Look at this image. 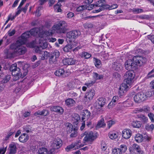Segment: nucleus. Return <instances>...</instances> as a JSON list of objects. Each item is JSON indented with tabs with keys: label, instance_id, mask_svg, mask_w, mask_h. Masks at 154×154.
Returning a JSON list of instances; mask_svg holds the SVG:
<instances>
[{
	"label": "nucleus",
	"instance_id": "obj_1",
	"mask_svg": "<svg viewBox=\"0 0 154 154\" xmlns=\"http://www.w3.org/2000/svg\"><path fill=\"white\" fill-rule=\"evenodd\" d=\"M135 74L131 71H126L124 75L125 83H122L120 86L118 94L120 97L124 95L127 90L133 82Z\"/></svg>",
	"mask_w": 154,
	"mask_h": 154
},
{
	"label": "nucleus",
	"instance_id": "obj_2",
	"mask_svg": "<svg viewBox=\"0 0 154 154\" xmlns=\"http://www.w3.org/2000/svg\"><path fill=\"white\" fill-rule=\"evenodd\" d=\"M67 27L66 23L63 21H60L55 23L52 27V30H49L48 32H46L45 35H52L55 31L60 33H64Z\"/></svg>",
	"mask_w": 154,
	"mask_h": 154
},
{
	"label": "nucleus",
	"instance_id": "obj_3",
	"mask_svg": "<svg viewBox=\"0 0 154 154\" xmlns=\"http://www.w3.org/2000/svg\"><path fill=\"white\" fill-rule=\"evenodd\" d=\"M24 44L19 41H17L15 43L11 44L10 48L13 51L14 53L16 54L21 55L24 54L26 49L25 47L22 45Z\"/></svg>",
	"mask_w": 154,
	"mask_h": 154
},
{
	"label": "nucleus",
	"instance_id": "obj_4",
	"mask_svg": "<svg viewBox=\"0 0 154 154\" xmlns=\"http://www.w3.org/2000/svg\"><path fill=\"white\" fill-rule=\"evenodd\" d=\"M43 31L40 32H38V36L40 37L39 39V45L35 46L34 47V50L37 53H40L41 50L46 48L47 47V43L46 42L47 38V36L44 37Z\"/></svg>",
	"mask_w": 154,
	"mask_h": 154
},
{
	"label": "nucleus",
	"instance_id": "obj_5",
	"mask_svg": "<svg viewBox=\"0 0 154 154\" xmlns=\"http://www.w3.org/2000/svg\"><path fill=\"white\" fill-rule=\"evenodd\" d=\"M10 69V71L12 72L11 74L13 76L14 80H17L19 78L22 77V73L20 71V69L17 67L16 63L11 65Z\"/></svg>",
	"mask_w": 154,
	"mask_h": 154
},
{
	"label": "nucleus",
	"instance_id": "obj_6",
	"mask_svg": "<svg viewBox=\"0 0 154 154\" xmlns=\"http://www.w3.org/2000/svg\"><path fill=\"white\" fill-rule=\"evenodd\" d=\"M39 29L38 28H35L31 30L29 32H26L23 33L21 35V39L18 41H20L21 42L24 44L27 38L29 37V34L33 35H36L38 33Z\"/></svg>",
	"mask_w": 154,
	"mask_h": 154
},
{
	"label": "nucleus",
	"instance_id": "obj_7",
	"mask_svg": "<svg viewBox=\"0 0 154 154\" xmlns=\"http://www.w3.org/2000/svg\"><path fill=\"white\" fill-rule=\"evenodd\" d=\"M62 145V142L61 140L59 138L54 139L51 142V149L53 150L54 154L57 152L56 150L60 148Z\"/></svg>",
	"mask_w": 154,
	"mask_h": 154
},
{
	"label": "nucleus",
	"instance_id": "obj_8",
	"mask_svg": "<svg viewBox=\"0 0 154 154\" xmlns=\"http://www.w3.org/2000/svg\"><path fill=\"white\" fill-rule=\"evenodd\" d=\"M84 134L85 136L84 138V140L89 143H91L97 137L96 133L92 131H86L84 133Z\"/></svg>",
	"mask_w": 154,
	"mask_h": 154
},
{
	"label": "nucleus",
	"instance_id": "obj_9",
	"mask_svg": "<svg viewBox=\"0 0 154 154\" xmlns=\"http://www.w3.org/2000/svg\"><path fill=\"white\" fill-rule=\"evenodd\" d=\"M95 94V92L94 89L88 91L85 94L83 101L85 104L88 103L93 99Z\"/></svg>",
	"mask_w": 154,
	"mask_h": 154
},
{
	"label": "nucleus",
	"instance_id": "obj_10",
	"mask_svg": "<svg viewBox=\"0 0 154 154\" xmlns=\"http://www.w3.org/2000/svg\"><path fill=\"white\" fill-rule=\"evenodd\" d=\"M127 148L125 144L120 145L118 148H114L112 149V154H124L127 150Z\"/></svg>",
	"mask_w": 154,
	"mask_h": 154
},
{
	"label": "nucleus",
	"instance_id": "obj_11",
	"mask_svg": "<svg viewBox=\"0 0 154 154\" xmlns=\"http://www.w3.org/2000/svg\"><path fill=\"white\" fill-rule=\"evenodd\" d=\"M96 7H100L98 9L93 11L94 13H97L100 11L103 8H108V5H106V2L104 0H100L96 2L95 5Z\"/></svg>",
	"mask_w": 154,
	"mask_h": 154
},
{
	"label": "nucleus",
	"instance_id": "obj_12",
	"mask_svg": "<svg viewBox=\"0 0 154 154\" xmlns=\"http://www.w3.org/2000/svg\"><path fill=\"white\" fill-rule=\"evenodd\" d=\"M133 60L134 61L136 67L141 66L145 63L146 61V59L141 56H134L133 57Z\"/></svg>",
	"mask_w": 154,
	"mask_h": 154
},
{
	"label": "nucleus",
	"instance_id": "obj_13",
	"mask_svg": "<svg viewBox=\"0 0 154 154\" xmlns=\"http://www.w3.org/2000/svg\"><path fill=\"white\" fill-rule=\"evenodd\" d=\"M106 99L104 97H99L95 103L94 105L95 108L98 109L103 107L106 103Z\"/></svg>",
	"mask_w": 154,
	"mask_h": 154
},
{
	"label": "nucleus",
	"instance_id": "obj_14",
	"mask_svg": "<svg viewBox=\"0 0 154 154\" xmlns=\"http://www.w3.org/2000/svg\"><path fill=\"white\" fill-rule=\"evenodd\" d=\"M125 67L127 70H130L136 67V64L132 59H129L126 60L124 64Z\"/></svg>",
	"mask_w": 154,
	"mask_h": 154
},
{
	"label": "nucleus",
	"instance_id": "obj_15",
	"mask_svg": "<svg viewBox=\"0 0 154 154\" xmlns=\"http://www.w3.org/2000/svg\"><path fill=\"white\" fill-rule=\"evenodd\" d=\"M146 99V96L143 92L137 94L134 97V100L136 103H139Z\"/></svg>",
	"mask_w": 154,
	"mask_h": 154
},
{
	"label": "nucleus",
	"instance_id": "obj_16",
	"mask_svg": "<svg viewBox=\"0 0 154 154\" xmlns=\"http://www.w3.org/2000/svg\"><path fill=\"white\" fill-rule=\"evenodd\" d=\"M80 142H78L77 143H72L71 144L65 148L66 151L69 152L72 149H75L76 148L78 149L79 148L83 146V145H81L80 144Z\"/></svg>",
	"mask_w": 154,
	"mask_h": 154
},
{
	"label": "nucleus",
	"instance_id": "obj_17",
	"mask_svg": "<svg viewBox=\"0 0 154 154\" xmlns=\"http://www.w3.org/2000/svg\"><path fill=\"white\" fill-rule=\"evenodd\" d=\"M81 34L79 31L74 30L68 32L67 34V37L70 39H75Z\"/></svg>",
	"mask_w": 154,
	"mask_h": 154
},
{
	"label": "nucleus",
	"instance_id": "obj_18",
	"mask_svg": "<svg viewBox=\"0 0 154 154\" xmlns=\"http://www.w3.org/2000/svg\"><path fill=\"white\" fill-rule=\"evenodd\" d=\"M54 74L57 76L65 77L69 75L70 73L66 71L65 72L63 69H60L56 71Z\"/></svg>",
	"mask_w": 154,
	"mask_h": 154
},
{
	"label": "nucleus",
	"instance_id": "obj_19",
	"mask_svg": "<svg viewBox=\"0 0 154 154\" xmlns=\"http://www.w3.org/2000/svg\"><path fill=\"white\" fill-rule=\"evenodd\" d=\"M132 134L131 131L129 129H125L122 131V137L125 139H129Z\"/></svg>",
	"mask_w": 154,
	"mask_h": 154
},
{
	"label": "nucleus",
	"instance_id": "obj_20",
	"mask_svg": "<svg viewBox=\"0 0 154 154\" xmlns=\"http://www.w3.org/2000/svg\"><path fill=\"white\" fill-rule=\"evenodd\" d=\"M140 149V147L138 145L135 143L133 144L129 149V151L131 154H136Z\"/></svg>",
	"mask_w": 154,
	"mask_h": 154
},
{
	"label": "nucleus",
	"instance_id": "obj_21",
	"mask_svg": "<svg viewBox=\"0 0 154 154\" xmlns=\"http://www.w3.org/2000/svg\"><path fill=\"white\" fill-rule=\"evenodd\" d=\"M76 61L72 58H66L62 60L63 63L65 65H71L74 64Z\"/></svg>",
	"mask_w": 154,
	"mask_h": 154
},
{
	"label": "nucleus",
	"instance_id": "obj_22",
	"mask_svg": "<svg viewBox=\"0 0 154 154\" xmlns=\"http://www.w3.org/2000/svg\"><path fill=\"white\" fill-rule=\"evenodd\" d=\"M80 83V81L77 79L69 82L67 85V86L69 89L77 88L79 86L78 85Z\"/></svg>",
	"mask_w": 154,
	"mask_h": 154
},
{
	"label": "nucleus",
	"instance_id": "obj_23",
	"mask_svg": "<svg viewBox=\"0 0 154 154\" xmlns=\"http://www.w3.org/2000/svg\"><path fill=\"white\" fill-rule=\"evenodd\" d=\"M38 154H54L53 152V150L50 149L48 151L47 149L42 147L39 149L38 151Z\"/></svg>",
	"mask_w": 154,
	"mask_h": 154
},
{
	"label": "nucleus",
	"instance_id": "obj_24",
	"mask_svg": "<svg viewBox=\"0 0 154 154\" xmlns=\"http://www.w3.org/2000/svg\"><path fill=\"white\" fill-rule=\"evenodd\" d=\"M119 135V132L115 130L111 131L108 133L109 137L112 140H115L117 139Z\"/></svg>",
	"mask_w": 154,
	"mask_h": 154
},
{
	"label": "nucleus",
	"instance_id": "obj_25",
	"mask_svg": "<svg viewBox=\"0 0 154 154\" xmlns=\"http://www.w3.org/2000/svg\"><path fill=\"white\" fill-rule=\"evenodd\" d=\"M50 110L57 112L61 114H63V109L62 107L59 106H52L50 108Z\"/></svg>",
	"mask_w": 154,
	"mask_h": 154
},
{
	"label": "nucleus",
	"instance_id": "obj_26",
	"mask_svg": "<svg viewBox=\"0 0 154 154\" xmlns=\"http://www.w3.org/2000/svg\"><path fill=\"white\" fill-rule=\"evenodd\" d=\"M10 148L9 154H14L16 152L17 147L14 143H11L9 146Z\"/></svg>",
	"mask_w": 154,
	"mask_h": 154
},
{
	"label": "nucleus",
	"instance_id": "obj_27",
	"mask_svg": "<svg viewBox=\"0 0 154 154\" xmlns=\"http://www.w3.org/2000/svg\"><path fill=\"white\" fill-rule=\"evenodd\" d=\"M78 43L76 42H74L72 45H66L63 48V50L65 52H68L70 51L74 47V46H77V45H76V44H77Z\"/></svg>",
	"mask_w": 154,
	"mask_h": 154
},
{
	"label": "nucleus",
	"instance_id": "obj_28",
	"mask_svg": "<svg viewBox=\"0 0 154 154\" xmlns=\"http://www.w3.org/2000/svg\"><path fill=\"white\" fill-rule=\"evenodd\" d=\"M112 67L113 69L116 71H119L122 69V64L119 62H114L112 65Z\"/></svg>",
	"mask_w": 154,
	"mask_h": 154
},
{
	"label": "nucleus",
	"instance_id": "obj_29",
	"mask_svg": "<svg viewBox=\"0 0 154 154\" xmlns=\"http://www.w3.org/2000/svg\"><path fill=\"white\" fill-rule=\"evenodd\" d=\"M66 105L68 107L73 106L75 103V101L71 98H68L65 101Z\"/></svg>",
	"mask_w": 154,
	"mask_h": 154
},
{
	"label": "nucleus",
	"instance_id": "obj_30",
	"mask_svg": "<svg viewBox=\"0 0 154 154\" xmlns=\"http://www.w3.org/2000/svg\"><path fill=\"white\" fill-rule=\"evenodd\" d=\"M65 128L66 132L68 133H70L73 131V130L74 128H73L72 125L69 123L67 122L66 123Z\"/></svg>",
	"mask_w": 154,
	"mask_h": 154
},
{
	"label": "nucleus",
	"instance_id": "obj_31",
	"mask_svg": "<svg viewBox=\"0 0 154 154\" xmlns=\"http://www.w3.org/2000/svg\"><path fill=\"white\" fill-rule=\"evenodd\" d=\"M29 137L27 134H22L19 138V141L22 143L26 142L28 139Z\"/></svg>",
	"mask_w": 154,
	"mask_h": 154
},
{
	"label": "nucleus",
	"instance_id": "obj_32",
	"mask_svg": "<svg viewBox=\"0 0 154 154\" xmlns=\"http://www.w3.org/2000/svg\"><path fill=\"white\" fill-rule=\"evenodd\" d=\"M134 139L136 142L140 143L143 140V137L141 134L137 133L134 136Z\"/></svg>",
	"mask_w": 154,
	"mask_h": 154
},
{
	"label": "nucleus",
	"instance_id": "obj_33",
	"mask_svg": "<svg viewBox=\"0 0 154 154\" xmlns=\"http://www.w3.org/2000/svg\"><path fill=\"white\" fill-rule=\"evenodd\" d=\"M49 112L48 110H43L42 111H38L34 113V115L37 116L38 115L46 116L49 114Z\"/></svg>",
	"mask_w": 154,
	"mask_h": 154
},
{
	"label": "nucleus",
	"instance_id": "obj_34",
	"mask_svg": "<svg viewBox=\"0 0 154 154\" xmlns=\"http://www.w3.org/2000/svg\"><path fill=\"white\" fill-rule=\"evenodd\" d=\"M106 125V124L104 123V119L102 118L98 122L96 127L97 128L103 127Z\"/></svg>",
	"mask_w": 154,
	"mask_h": 154
},
{
	"label": "nucleus",
	"instance_id": "obj_35",
	"mask_svg": "<svg viewBox=\"0 0 154 154\" xmlns=\"http://www.w3.org/2000/svg\"><path fill=\"white\" fill-rule=\"evenodd\" d=\"M145 129L148 131H152L154 129V125L152 123H147L145 126Z\"/></svg>",
	"mask_w": 154,
	"mask_h": 154
},
{
	"label": "nucleus",
	"instance_id": "obj_36",
	"mask_svg": "<svg viewBox=\"0 0 154 154\" xmlns=\"http://www.w3.org/2000/svg\"><path fill=\"white\" fill-rule=\"evenodd\" d=\"M141 123L140 122L137 121H133L131 123V125L134 127L139 128L141 127Z\"/></svg>",
	"mask_w": 154,
	"mask_h": 154
},
{
	"label": "nucleus",
	"instance_id": "obj_37",
	"mask_svg": "<svg viewBox=\"0 0 154 154\" xmlns=\"http://www.w3.org/2000/svg\"><path fill=\"white\" fill-rule=\"evenodd\" d=\"M119 100V97L117 96H114L112 99V101L110 102L108 105V107L109 108L112 107V105L113 104V103H115Z\"/></svg>",
	"mask_w": 154,
	"mask_h": 154
},
{
	"label": "nucleus",
	"instance_id": "obj_38",
	"mask_svg": "<svg viewBox=\"0 0 154 154\" xmlns=\"http://www.w3.org/2000/svg\"><path fill=\"white\" fill-rule=\"evenodd\" d=\"M93 78L95 80L102 79L103 75L102 74H99L96 72H94L93 73Z\"/></svg>",
	"mask_w": 154,
	"mask_h": 154
},
{
	"label": "nucleus",
	"instance_id": "obj_39",
	"mask_svg": "<svg viewBox=\"0 0 154 154\" xmlns=\"http://www.w3.org/2000/svg\"><path fill=\"white\" fill-rule=\"evenodd\" d=\"M48 31H43V35L44 37H45L46 36H47L46 38H47V40H48L49 42H55L56 40V39L55 38H49L48 37V36H50V35H45V33L46 32H48ZM52 35H50V36Z\"/></svg>",
	"mask_w": 154,
	"mask_h": 154
},
{
	"label": "nucleus",
	"instance_id": "obj_40",
	"mask_svg": "<svg viewBox=\"0 0 154 154\" xmlns=\"http://www.w3.org/2000/svg\"><path fill=\"white\" fill-rule=\"evenodd\" d=\"M107 146L105 144H103L101 146V148L105 154H108L109 152V149H107Z\"/></svg>",
	"mask_w": 154,
	"mask_h": 154
},
{
	"label": "nucleus",
	"instance_id": "obj_41",
	"mask_svg": "<svg viewBox=\"0 0 154 154\" xmlns=\"http://www.w3.org/2000/svg\"><path fill=\"white\" fill-rule=\"evenodd\" d=\"M78 128L77 127H75L73 129V131H72V132H71V134L70 135V136L71 137H76L78 134Z\"/></svg>",
	"mask_w": 154,
	"mask_h": 154
},
{
	"label": "nucleus",
	"instance_id": "obj_42",
	"mask_svg": "<svg viewBox=\"0 0 154 154\" xmlns=\"http://www.w3.org/2000/svg\"><path fill=\"white\" fill-rule=\"evenodd\" d=\"M138 117L143 122L146 123L148 121V118L143 115H138Z\"/></svg>",
	"mask_w": 154,
	"mask_h": 154
},
{
	"label": "nucleus",
	"instance_id": "obj_43",
	"mask_svg": "<svg viewBox=\"0 0 154 154\" xmlns=\"http://www.w3.org/2000/svg\"><path fill=\"white\" fill-rule=\"evenodd\" d=\"M80 56L82 57H83L85 59H88L91 57V55L88 52H83L81 53Z\"/></svg>",
	"mask_w": 154,
	"mask_h": 154
},
{
	"label": "nucleus",
	"instance_id": "obj_44",
	"mask_svg": "<svg viewBox=\"0 0 154 154\" xmlns=\"http://www.w3.org/2000/svg\"><path fill=\"white\" fill-rule=\"evenodd\" d=\"M132 12L134 14H137L142 13L143 11L142 9L139 8H134L131 10Z\"/></svg>",
	"mask_w": 154,
	"mask_h": 154
},
{
	"label": "nucleus",
	"instance_id": "obj_45",
	"mask_svg": "<svg viewBox=\"0 0 154 154\" xmlns=\"http://www.w3.org/2000/svg\"><path fill=\"white\" fill-rule=\"evenodd\" d=\"M94 63L95 66L97 68H100L101 66V63L100 60L96 58H94Z\"/></svg>",
	"mask_w": 154,
	"mask_h": 154
},
{
	"label": "nucleus",
	"instance_id": "obj_46",
	"mask_svg": "<svg viewBox=\"0 0 154 154\" xmlns=\"http://www.w3.org/2000/svg\"><path fill=\"white\" fill-rule=\"evenodd\" d=\"M61 5L60 3H58L57 4L55 5L54 6V8L55 11L57 12H60L61 9L60 8Z\"/></svg>",
	"mask_w": 154,
	"mask_h": 154
},
{
	"label": "nucleus",
	"instance_id": "obj_47",
	"mask_svg": "<svg viewBox=\"0 0 154 154\" xmlns=\"http://www.w3.org/2000/svg\"><path fill=\"white\" fill-rule=\"evenodd\" d=\"M90 114V112L89 111L86 110L84 111L82 115L84 117V119H88L89 117Z\"/></svg>",
	"mask_w": 154,
	"mask_h": 154
},
{
	"label": "nucleus",
	"instance_id": "obj_48",
	"mask_svg": "<svg viewBox=\"0 0 154 154\" xmlns=\"http://www.w3.org/2000/svg\"><path fill=\"white\" fill-rule=\"evenodd\" d=\"M57 57H55L52 55L49 60L50 63L51 64L52 63H55L56 61H57Z\"/></svg>",
	"mask_w": 154,
	"mask_h": 154
},
{
	"label": "nucleus",
	"instance_id": "obj_49",
	"mask_svg": "<svg viewBox=\"0 0 154 154\" xmlns=\"http://www.w3.org/2000/svg\"><path fill=\"white\" fill-rule=\"evenodd\" d=\"M123 105L125 106L131 107L133 105V102L130 101H127L123 103Z\"/></svg>",
	"mask_w": 154,
	"mask_h": 154
},
{
	"label": "nucleus",
	"instance_id": "obj_50",
	"mask_svg": "<svg viewBox=\"0 0 154 154\" xmlns=\"http://www.w3.org/2000/svg\"><path fill=\"white\" fill-rule=\"evenodd\" d=\"M10 78V75H6L3 80L1 82L2 83H5L7 82L9 80Z\"/></svg>",
	"mask_w": 154,
	"mask_h": 154
},
{
	"label": "nucleus",
	"instance_id": "obj_51",
	"mask_svg": "<svg viewBox=\"0 0 154 154\" xmlns=\"http://www.w3.org/2000/svg\"><path fill=\"white\" fill-rule=\"evenodd\" d=\"M148 116L151 120V122H154V115L153 114L150 112L148 114Z\"/></svg>",
	"mask_w": 154,
	"mask_h": 154
},
{
	"label": "nucleus",
	"instance_id": "obj_52",
	"mask_svg": "<svg viewBox=\"0 0 154 154\" xmlns=\"http://www.w3.org/2000/svg\"><path fill=\"white\" fill-rule=\"evenodd\" d=\"M115 121L114 120H110L107 122V125L110 128L115 123Z\"/></svg>",
	"mask_w": 154,
	"mask_h": 154
},
{
	"label": "nucleus",
	"instance_id": "obj_53",
	"mask_svg": "<svg viewBox=\"0 0 154 154\" xmlns=\"http://www.w3.org/2000/svg\"><path fill=\"white\" fill-rule=\"evenodd\" d=\"M42 9V7H39L36 11L35 12V16L38 17L41 15V13L40 12V11Z\"/></svg>",
	"mask_w": 154,
	"mask_h": 154
},
{
	"label": "nucleus",
	"instance_id": "obj_54",
	"mask_svg": "<svg viewBox=\"0 0 154 154\" xmlns=\"http://www.w3.org/2000/svg\"><path fill=\"white\" fill-rule=\"evenodd\" d=\"M154 94V92L152 90L151 91H148L146 93V94H144L146 96V98L147 97H151L152 95Z\"/></svg>",
	"mask_w": 154,
	"mask_h": 154
},
{
	"label": "nucleus",
	"instance_id": "obj_55",
	"mask_svg": "<svg viewBox=\"0 0 154 154\" xmlns=\"http://www.w3.org/2000/svg\"><path fill=\"white\" fill-rule=\"evenodd\" d=\"M85 28H91L93 27V25L91 23H86L83 24Z\"/></svg>",
	"mask_w": 154,
	"mask_h": 154
},
{
	"label": "nucleus",
	"instance_id": "obj_56",
	"mask_svg": "<svg viewBox=\"0 0 154 154\" xmlns=\"http://www.w3.org/2000/svg\"><path fill=\"white\" fill-rule=\"evenodd\" d=\"M73 118L74 119V120L77 122L79 120H80V118L79 115L76 113L74 114L73 116Z\"/></svg>",
	"mask_w": 154,
	"mask_h": 154
},
{
	"label": "nucleus",
	"instance_id": "obj_57",
	"mask_svg": "<svg viewBox=\"0 0 154 154\" xmlns=\"http://www.w3.org/2000/svg\"><path fill=\"white\" fill-rule=\"evenodd\" d=\"M108 8L109 10L114 9L117 8L118 7V5L117 4H113L110 6L108 5Z\"/></svg>",
	"mask_w": 154,
	"mask_h": 154
},
{
	"label": "nucleus",
	"instance_id": "obj_58",
	"mask_svg": "<svg viewBox=\"0 0 154 154\" xmlns=\"http://www.w3.org/2000/svg\"><path fill=\"white\" fill-rule=\"evenodd\" d=\"M52 55L58 58L59 56L60 53L58 51L56 50L54 51Z\"/></svg>",
	"mask_w": 154,
	"mask_h": 154
},
{
	"label": "nucleus",
	"instance_id": "obj_59",
	"mask_svg": "<svg viewBox=\"0 0 154 154\" xmlns=\"http://www.w3.org/2000/svg\"><path fill=\"white\" fill-rule=\"evenodd\" d=\"M93 81L87 82L85 83V85H86L88 87H89L92 86L94 83Z\"/></svg>",
	"mask_w": 154,
	"mask_h": 154
},
{
	"label": "nucleus",
	"instance_id": "obj_60",
	"mask_svg": "<svg viewBox=\"0 0 154 154\" xmlns=\"http://www.w3.org/2000/svg\"><path fill=\"white\" fill-rule=\"evenodd\" d=\"M42 50H41V52L40 53H38L40 54H42V56L45 58V57H47L48 54V53L46 51H42Z\"/></svg>",
	"mask_w": 154,
	"mask_h": 154
},
{
	"label": "nucleus",
	"instance_id": "obj_61",
	"mask_svg": "<svg viewBox=\"0 0 154 154\" xmlns=\"http://www.w3.org/2000/svg\"><path fill=\"white\" fill-rule=\"evenodd\" d=\"M74 16V14L73 13L69 12L66 14V17L67 18H70L73 17Z\"/></svg>",
	"mask_w": 154,
	"mask_h": 154
},
{
	"label": "nucleus",
	"instance_id": "obj_62",
	"mask_svg": "<svg viewBox=\"0 0 154 154\" xmlns=\"http://www.w3.org/2000/svg\"><path fill=\"white\" fill-rule=\"evenodd\" d=\"M7 146L5 148H0V154H4L6 151Z\"/></svg>",
	"mask_w": 154,
	"mask_h": 154
},
{
	"label": "nucleus",
	"instance_id": "obj_63",
	"mask_svg": "<svg viewBox=\"0 0 154 154\" xmlns=\"http://www.w3.org/2000/svg\"><path fill=\"white\" fill-rule=\"evenodd\" d=\"M13 133L12 132H9L6 136L5 140H8L10 137L13 134Z\"/></svg>",
	"mask_w": 154,
	"mask_h": 154
},
{
	"label": "nucleus",
	"instance_id": "obj_64",
	"mask_svg": "<svg viewBox=\"0 0 154 154\" xmlns=\"http://www.w3.org/2000/svg\"><path fill=\"white\" fill-rule=\"evenodd\" d=\"M148 38L154 44V35H149Z\"/></svg>",
	"mask_w": 154,
	"mask_h": 154
}]
</instances>
